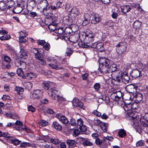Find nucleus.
Here are the masks:
<instances>
[{"label": "nucleus", "instance_id": "obj_48", "mask_svg": "<svg viewBox=\"0 0 148 148\" xmlns=\"http://www.w3.org/2000/svg\"><path fill=\"white\" fill-rule=\"evenodd\" d=\"M94 34L92 32L90 31L88 33H87V39L93 38L94 37Z\"/></svg>", "mask_w": 148, "mask_h": 148}, {"label": "nucleus", "instance_id": "obj_1", "mask_svg": "<svg viewBox=\"0 0 148 148\" xmlns=\"http://www.w3.org/2000/svg\"><path fill=\"white\" fill-rule=\"evenodd\" d=\"M99 72L101 74L108 75L109 74L108 71L110 67V61L105 58H101L99 60Z\"/></svg>", "mask_w": 148, "mask_h": 148}, {"label": "nucleus", "instance_id": "obj_52", "mask_svg": "<svg viewBox=\"0 0 148 148\" xmlns=\"http://www.w3.org/2000/svg\"><path fill=\"white\" fill-rule=\"evenodd\" d=\"M100 85L99 83H96L94 85L93 88L95 90H98L100 88Z\"/></svg>", "mask_w": 148, "mask_h": 148}, {"label": "nucleus", "instance_id": "obj_32", "mask_svg": "<svg viewBox=\"0 0 148 148\" xmlns=\"http://www.w3.org/2000/svg\"><path fill=\"white\" fill-rule=\"evenodd\" d=\"M126 131L123 129H121L119 130L118 132V135L121 138H123L126 135Z\"/></svg>", "mask_w": 148, "mask_h": 148}, {"label": "nucleus", "instance_id": "obj_23", "mask_svg": "<svg viewBox=\"0 0 148 148\" xmlns=\"http://www.w3.org/2000/svg\"><path fill=\"white\" fill-rule=\"evenodd\" d=\"M84 20L83 21L82 24L83 25L85 26L90 22V17L89 14H87L84 15Z\"/></svg>", "mask_w": 148, "mask_h": 148}, {"label": "nucleus", "instance_id": "obj_22", "mask_svg": "<svg viewBox=\"0 0 148 148\" xmlns=\"http://www.w3.org/2000/svg\"><path fill=\"white\" fill-rule=\"evenodd\" d=\"M52 126L55 129L59 131H61L62 129V125L58 122L54 121L52 124Z\"/></svg>", "mask_w": 148, "mask_h": 148}, {"label": "nucleus", "instance_id": "obj_31", "mask_svg": "<svg viewBox=\"0 0 148 148\" xmlns=\"http://www.w3.org/2000/svg\"><path fill=\"white\" fill-rule=\"evenodd\" d=\"M36 77V75L35 73H32L30 72L27 73L25 75V79H30L32 78H35Z\"/></svg>", "mask_w": 148, "mask_h": 148}, {"label": "nucleus", "instance_id": "obj_3", "mask_svg": "<svg viewBox=\"0 0 148 148\" xmlns=\"http://www.w3.org/2000/svg\"><path fill=\"white\" fill-rule=\"evenodd\" d=\"M51 96L54 99L56 100L57 101L60 103L64 101V98L62 96L59 95L60 92L58 91L55 88L51 89Z\"/></svg>", "mask_w": 148, "mask_h": 148}, {"label": "nucleus", "instance_id": "obj_43", "mask_svg": "<svg viewBox=\"0 0 148 148\" xmlns=\"http://www.w3.org/2000/svg\"><path fill=\"white\" fill-rule=\"evenodd\" d=\"M29 144L30 143H29L23 142L21 143L20 146L21 147H29Z\"/></svg>", "mask_w": 148, "mask_h": 148}, {"label": "nucleus", "instance_id": "obj_27", "mask_svg": "<svg viewBox=\"0 0 148 148\" xmlns=\"http://www.w3.org/2000/svg\"><path fill=\"white\" fill-rule=\"evenodd\" d=\"M27 51L24 49H22L21 50L20 57L23 59H26L27 57Z\"/></svg>", "mask_w": 148, "mask_h": 148}, {"label": "nucleus", "instance_id": "obj_35", "mask_svg": "<svg viewBox=\"0 0 148 148\" xmlns=\"http://www.w3.org/2000/svg\"><path fill=\"white\" fill-rule=\"evenodd\" d=\"M14 90L17 92L18 94L20 95L22 94L24 90L23 88L17 86L15 87Z\"/></svg>", "mask_w": 148, "mask_h": 148}, {"label": "nucleus", "instance_id": "obj_57", "mask_svg": "<svg viewBox=\"0 0 148 148\" xmlns=\"http://www.w3.org/2000/svg\"><path fill=\"white\" fill-rule=\"evenodd\" d=\"M136 98L138 101H141L143 99V95L140 93H138L136 95Z\"/></svg>", "mask_w": 148, "mask_h": 148}, {"label": "nucleus", "instance_id": "obj_9", "mask_svg": "<svg viewBox=\"0 0 148 148\" xmlns=\"http://www.w3.org/2000/svg\"><path fill=\"white\" fill-rule=\"evenodd\" d=\"M80 14L79 9L75 7H73L69 11V14L73 18H77Z\"/></svg>", "mask_w": 148, "mask_h": 148}, {"label": "nucleus", "instance_id": "obj_7", "mask_svg": "<svg viewBox=\"0 0 148 148\" xmlns=\"http://www.w3.org/2000/svg\"><path fill=\"white\" fill-rule=\"evenodd\" d=\"M122 96L121 92L120 91H116L115 92H113L110 95V97L114 101H119V103H121V101L119 100Z\"/></svg>", "mask_w": 148, "mask_h": 148}, {"label": "nucleus", "instance_id": "obj_49", "mask_svg": "<svg viewBox=\"0 0 148 148\" xmlns=\"http://www.w3.org/2000/svg\"><path fill=\"white\" fill-rule=\"evenodd\" d=\"M82 144L84 146H91L92 145V143L86 140H85Z\"/></svg>", "mask_w": 148, "mask_h": 148}, {"label": "nucleus", "instance_id": "obj_44", "mask_svg": "<svg viewBox=\"0 0 148 148\" xmlns=\"http://www.w3.org/2000/svg\"><path fill=\"white\" fill-rule=\"evenodd\" d=\"M23 130L25 131L26 132H31V130L29 128H28L27 126L25 125H22L21 127V130Z\"/></svg>", "mask_w": 148, "mask_h": 148}, {"label": "nucleus", "instance_id": "obj_6", "mask_svg": "<svg viewBox=\"0 0 148 148\" xmlns=\"http://www.w3.org/2000/svg\"><path fill=\"white\" fill-rule=\"evenodd\" d=\"M78 36L80 40V41L78 43V46H83L84 45L89 46L88 45H85L84 42L82 41L83 40L84 41V40H87V33L83 32H80Z\"/></svg>", "mask_w": 148, "mask_h": 148}, {"label": "nucleus", "instance_id": "obj_55", "mask_svg": "<svg viewBox=\"0 0 148 148\" xmlns=\"http://www.w3.org/2000/svg\"><path fill=\"white\" fill-rule=\"evenodd\" d=\"M73 52V51L70 48H67L66 53L67 56H70Z\"/></svg>", "mask_w": 148, "mask_h": 148}, {"label": "nucleus", "instance_id": "obj_19", "mask_svg": "<svg viewBox=\"0 0 148 148\" xmlns=\"http://www.w3.org/2000/svg\"><path fill=\"white\" fill-rule=\"evenodd\" d=\"M137 87L135 85L133 84L127 85L126 87V91L130 93H133L136 90Z\"/></svg>", "mask_w": 148, "mask_h": 148}, {"label": "nucleus", "instance_id": "obj_47", "mask_svg": "<svg viewBox=\"0 0 148 148\" xmlns=\"http://www.w3.org/2000/svg\"><path fill=\"white\" fill-rule=\"evenodd\" d=\"M42 85L43 87L46 90H48L49 87V84L47 82H43Z\"/></svg>", "mask_w": 148, "mask_h": 148}, {"label": "nucleus", "instance_id": "obj_38", "mask_svg": "<svg viewBox=\"0 0 148 148\" xmlns=\"http://www.w3.org/2000/svg\"><path fill=\"white\" fill-rule=\"evenodd\" d=\"M6 8V2L4 1H0V9L1 10H4Z\"/></svg>", "mask_w": 148, "mask_h": 148}, {"label": "nucleus", "instance_id": "obj_14", "mask_svg": "<svg viewBox=\"0 0 148 148\" xmlns=\"http://www.w3.org/2000/svg\"><path fill=\"white\" fill-rule=\"evenodd\" d=\"M58 23L56 21L54 20L52 21L49 25L48 28L51 32H54L57 28Z\"/></svg>", "mask_w": 148, "mask_h": 148}, {"label": "nucleus", "instance_id": "obj_26", "mask_svg": "<svg viewBox=\"0 0 148 148\" xmlns=\"http://www.w3.org/2000/svg\"><path fill=\"white\" fill-rule=\"evenodd\" d=\"M20 36L19 37V41L20 43H24L28 40V38L26 36V35H25L23 36L21 33H20Z\"/></svg>", "mask_w": 148, "mask_h": 148}, {"label": "nucleus", "instance_id": "obj_50", "mask_svg": "<svg viewBox=\"0 0 148 148\" xmlns=\"http://www.w3.org/2000/svg\"><path fill=\"white\" fill-rule=\"evenodd\" d=\"M29 5L32 7L35 6L37 3V2L35 0H31L29 3Z\"/></svg>", "mask_w": 148, "mask_h": 148}, {"label": "nucleus", "instance_id": "obj_5", "mask_svg": "<svg viewBox=\"0 0 148 148\" xmlns=\"http://www.w3.org/2000/svg\"><path fill=\"white\" fill-rule=\"evenodd\" d=\"M42 90H34L30 95V97L32 99H40L43 96Z\"/></svg>", "mask_w": 148, "mask_h": 148}, {"label": "nucleus", "instance_id": "obj_15", "mask_svg": "<svg viewBox=\"0 0 148 148\" xmlns=\"http://www.w3.org/2000/svg\"><path fill=\"white\" fill-rule=\"evenodd\" d=\"M119 104L121 105L123 107L124 110L126 112H129L132 109V107H131V104L128 103L126 104L125 102L123 101H121V103H119Z\"/></svg>", "mask_w": 148, "mask_h": 148}, {"label": "nucleus", "instance_id": "obj_28", "mask_svg": "<svg viewBox=\"0 0 148 148\" xmlns=\"http://www.w3.org/2000/svg\"><path fill=\"white\" fill-rule=\"evenodd\" d=\"M142 23L138 20H136L134 21L133 23V27L136 29L140 28L141 26Z\"/></svg>", "mask_w": 148, "mask_h": 148}, {"label": "nucleus", "instance_id": "obj_2", "mask_svg": "<svg viewBox=\"0 0 148 148\" xmlns=\"http://www.w3.org/2000/svg\"><path fill=\"white\" fill-rule=\"evenodd\" d=\"M116 75L113 78L112 82H115L118 83L121 82L125 84L128 83L129 82L130 78L127 75V73L124 72L122 74L121 72L119 71L116 72Z\"/></svg>", "mask_w": 148, "mask_h": 148}, {"label": "nucleus", "instance_id": "obj_21", "mask_svg": "<svg viewBox=\"0 0 148 148\" xmlns=\"http://www.w3.org/2000/svg\"><path fill=\"white\" fill-rule=\"evenodd\" d=\"M36 42L38 45L43 46H49L50 45L48 42H46L45 40H36Z\"/></svg>", "mask_w": 148, "mask_h": 148}, {"label": "nucleus", "instance_id": "obj_62", "mask_svg": "<svg viewBox=\"0 0 148 148\" xmlns=\"http://www.w3.org/2000/svg\"><path fill=\"white\" fill-rule=\"evenodd\" d=\"M40 64L42 65H45L46 64V62L42 59V58L37 61Z\"/></svg>", "mask_w": 148, "mask_h": 148}, {"label": "nucleus", "instance_id": "obj_29", "mask_svg": "<svg viewBox=\"0 0 148 148\" xmlns=\"http://www.w3.org/2000/svg\"><path fill=\"white\" fill-rule=\"evenodd\" d=\"M126 49V47H116V51L118 53L121 54L123 53Z\"/></svg>", "mask_w": 148, "mask_h": 148}, {"label": "nucleus", "instance_id": "obj_42", "mask_svg": "<svg viewBox=\"0 0 148 148\" xmlns=\"http://www.w3.org/2000/svg\"><path fill=\"white\" fill-rule=\"evenodd\" d=\"M49 65L52 68L57 69L59 70L62 69V67L61 66H59L57 65L51 63L49 64Z\"/></svg>", "mask_w": 148, "mask_h": 148}, {"label": "nucleus", "instance_id": "obj_46", "mask_svg": "<svg viewBox=\"0 0 148 148\" xmlns=\"http://www.w3.org/2000/svg\"><path fill=\"white\" fill-rule=\"evenodd\" d=\"M100 99H102L104 101L108 103L109 102V98L108 97L106 96V95L103 96H101L100 97Z\"/></svg>", "mask_w": 148, "mask_h": 148}, {"label": "nucleus", "instance_id": "obj_12", "mask_svg": "<svg viewBox=\"0 0 148 148\" xmlns=\"http://www.w3.org/2000/svg\"><path fill=\"white\" fill-rule=\"evenodd\" d=\"M63 22L65 25H71L75 23V21L69 16H66L63 18Z\"/></svg>", "mask_w": 148, "mask_h": 148}, {"label": "nucleus", "instance_id": "obj_64", "mask_svg": "<svg viewBox=\"0 0 148 148\" xmlns=\"http://www.w3.org/2000/svg\"><path fill=\"white\" fill-rule=\"evenodd\" d=\"M92 113L96 115L97 116H101V112L97 111L96 110H94L92 112Z\"/></svg>", "mask_w": 148, "mask_h": 148}, {"label": "nucleus", "instance_id": "obj_8", "mask_svg": "<svg viewBox=\"0 0 148 148\" xmlns=\"http://www.w3.org/2000/svg\"><path fill=\"white\" fill-rule=\"evenodd\" d=\"M98 121L99 124L101 123V126L99 127L98 129L96 130V131L97 132L100 133L106 132L107 131L108 124L107 123H102L99 120H98Z\"/></svg>", "mask_w": 148, "mask_h": 148}, {"label": "nucleus", "instance_id": "obj_58", "mask_svg": "<svg viewBox=\"0 0 148 148\" xmlns=\"http://www.w3.org/2000/svg\"><path fill=\"white\" fill-rule=\"evenodd\" d=\"M4 60L5 62L9 63L11 61L10 58L8 56H5L4 57Z\"/></svg>", "mask_w": 148, "mask_h": 148}, {"label": "nucleus", "instance_id": "obj_24", "mask_svg": "<svg viewBox=\"0 0 148 148\" xmlns=\"http://www.w3.org/2000/svg\"><path fill=\"white\" fill-rule=\"evenodd\" d=\"M131 8L129 5H123L121 7V10L124 14H125L126 13L129 12Z\"/></svg>", "mask_w": 148, "mask_h": 148}, {"label": "nucleus", "instance_id": "obj_40", "mask_svg": "<svg viewBox=\"0 0 148 148\" xmlns=\"http://www.w3.org/2000/svg\"><path fill=\"white\" fill-rule=\"evenodd\" d=\"M67 144L69 146H73L76 143V142L74 140L68 139L66 141Z\"/></svg>", "mask_w": 148, "mask_h": 148}, {"label": "nucleus", "instance_id": "obj_37", "mask_svg": "<svg viewBox=\"0 0 148 148\" xmlns=\"http://www.w3.org/2000/svg\"><path fill=\"white\" fill-rule=\"evenodd\" d=\"M55 33L56 34H55L57 36H60L62 35L63 33V30L62 28L60 27L58 29H56L55 31Z\"/></svg>", "mask_w": 148, "mask_h": 148}, {"label": "nucleus", "instance_id": "obj_53", "mask_svg": "<svg viewBox=\"0 0 148 148\" xmlns=\"http://www.w3.org/2000/svg\"><path fill=\"white\" fill-rule=\"evenodd\" d=\"M77 124L79 127L83 125V121L81 118H79L77 119Z\"/></svg>", "mask_w": 148, "mask_h": 148}, {"label": "nucleus", "instance_id": "obj_16", "mask_svg": "<svg viewBox=\"0 0 148 148\" xmlns=\"http://www.w3.org/2000/svg\"><path fill=\"white\" fill-rule=\"evenodd\" d=\"M73 105L75 107H79L84 109L83 103L78 99H74L73 101Z\"/></svg>", "mask_w": 148, "mask_h": 148}, {"label": "nucleus", "instance_id": "obj_18", "mask_svg": "<svg viewBox=\"0 0 148 148\" xmlns=\"http://www.w3.org/2000/svg\"><path fill=\"white\" fill-rule=\"evenodd\" d=\"M110 67H109V70L108 71L109 73H110L111 75H112V74H111L112 72H114V74L113 73V75H116V72L117 71H120L119 70H116L117 69V66L116 64H112L111 62L110 61Z\"/></svg>", "mask_w": 148, "mask_h": 148}, {"label": "nucleus", "instance_id": "obj_10", "mask_svg": "<svg viewBox=\"0 0 148 148\" xmlns=\"http://www.w3.org/2000/svg\"><path fill=\"white\" fill-rule=\"evenodd\" d=\"M130 75L132 77L136 78L140 77L143 75V71H142L141 69L139 70L134 69L130 73Z\"/></svg>", "mask_w": 148, "mask_h": 148}, {"label": "nucleus", "instance_id": "obj_17", "mask_svg": "<svg viewBox=\"0 0 148 148\" xmlns=\"http://www.w3.org/2000/svg\"><path fill=\"white\" fill-rule=\"evenodd\" d=\"M101 20V18L99 15L97 14H95L93 15L92 19L91 20V23L95 24L99 22Z\"/></svg>", "mask_w": 148, "mask_h": 148}, {"label": "nucleus", "instance_id": "obj_45", "mask_svg": "<svg viewBox=\"0 0 148 148\" xmlns=\"http://www.w3.org/2000/svg\"><path fill=\"white\" fill-rule=\"evenodd\" d=\"M145 144V141L140 140L138 141L136 143V145L137 147L143 146Z\"/></svg>", "mask_w": 148, "mask_h": 148}, {"label": "nucleus", "instance_id": "obj_34", "mask_svg": "<svg viewBox=\"0 0 148 148\" xmlns=\"http://www.w3.org/2000/svg\"><path fill=\"white\" fill-rule=\"evenodd\" d=\"M23 10V8L20 6H18L15 7L13 9V12L15 14H18Z\"/></svg>", "mask_w": 148, "mask_h": 148}, {"label": "nucleus", "instance_id": "obj_39", "mask_svg": "<svg viewBox=\"0 0 148 148\" xmlns=\"http://www.w3.org/2000/svg\"><path fill=\"white\" fill-rule=\"evenodd\" d=\"M10 35L4 34L0 38V40L2 41L8 40L10 39Z\"/></svg>", "mask_w": 148, "mask_h": 148}, {"label": "nucleus", "instance_id": "obj_61", "mask_svg": "<svg viewBox=\"0 0 148 148\" xmlns=\"http://www.w3.org/2000/svg\"><path fill=\"white\" fill-rule=\"evenodd\" d=\"M81 131L84 132L86 130L87 128L86 126L82 125L79 127Z\"/></svg>", "mask_w": 148, "mask_h": 148}, {"label": "nucleus", "instance_id": "obj_33", "mask_svg": "<svg viewBox=\"0 0 148 148\" xmlns=\"http://www.w3.org/2000/svg\"><path fill=\"white\" fill-rule=\"evenodd\" d=\"M17 73L18 75L21 76L23 79H25V75L23 73L22 69L21 68L18 69L17 70Z\"/></svg>", "mask_w": 148, "mask_h": 148}, {"label": "nucleus", "instance_id": "obj_25", "mask_svg": "<svg viewBox=\"0 0 148 148\" xmlns=\"http://www.w3.org/2000/svg\"><path fill=\"white\" fill-rule=\"evenodd\" d=\"M126 116L130 117L131 119H134L137 117V115L136 113L132 112L131 111L127 112L126 114Z\"/></svg>", "mask_w": 148, "mask_h": 148}, {"label": "nucleus", "instance_id": "obj_59", "mask_svg": "<svg viewBox=\"0 0 148 148\" xmlns=\"http://www.w3.org/2000/svg\"><path fill=\"white\" fill-rule=\"evenodd\" d=\"M95 142L97 145H100L102 143V141L99 138H97L95 140Z\"/></svg>", "mask_w": 148, "mask_h": 148}, {"label": "nucleus", "instance_id": "obj_30", "mask_svg": "<svg viewBox=\"0 0 148 148\" xmlns=\"http://www.w3.org/2000/svg\"><path fill=\"white\" fill-rule=\"evenodd\" d=\"M42 146L44 148H54L51 143L45 142L42 144Z\"/></svg>", "mask_w": 148, "mask_h": 148}, {"label": "nucleus", "instance_id": "obj_36", "mask_svg": "<svg viewBox=\"0 0 148 148\" xmlns=\"http://www.w3.org/2000/svg\"><path fill=\"white\" fill-rule=\"evenodd\" d=\"M24 86L25 87V88L29 90L32 88L33 85L32 83L27 82L24 83Z\"/></svg>", "mask_w": 148, "mask_h": 148}, {"label": "nucleus", "instance_id": "obj_4", "mask_svg": "<svg viewBox=\"0 0 148 148\" xmlns=\"http://www.w3.org/2000/svg\"><path fill=\"white\" fill-rule=\"evenodd\" d=\"M32 50H33V52L35 53V57L37 61L42 58L41 56H42V54L44 53L43 49L36 48H32Z\"/></svg>", "mask_w": 148, "mask_h": 148}, {"label": "nucleus", "instance_id": "obj_13", "mask_svg": "<svg viewBox=\"0 0 148 148\" xmlns=\"http://www.w3.org/2000/svg\"><path fill=\"white\" fill-rule=\"evenodd\" d=\"M55 117L64 124H66L68 123L69 121L67 118L65 116L62 115L60 113L56 114Z\"/></svg>", "mask_w": 148, "mask_h": 148}, {"label": "nucleus", "instance_id": "obj_20", "mask_svg": "<svg viewBox=\"0 0 148 148\" xmlns=\"http://www.w3.org/2000/svg\"><path fill=\"white\" fill-rule=\"evenodd\" d=\"M78 35L76 34H74L73 35L71 36H67V39L69 40L71 42L75 43L78 40V38L77 37Z\"/></svg>", "mask_w": 148, "mask_h": 148}, {"label": "nucleus", "instance_id": "obj_63", "mask_svg": "<svg viewBox=\"0 0 148 148\" xmlns=\"http://www.w3.org/2000/svg\"><path fill=\"white\" fill-rule=\"evenodd\" d=\"M141 125L144 127H147L148 126V121H141Z\"/></svg>", "mask_w": 148, "mask_h": 148}, {"label": "nucleus", "instance_id": "obj_51", "mask_svg": "<svg viewBox=\"0 0 148 148\" xmlns=\"http://www.w3.org/2000/svg\"><path fill=\"white\" fill-rule=\"evenodd\" d=\"M50 141L53 144L57 145L60 143V140L58 139L51 138Z\"/></svg>", "mask_w": 148, "mask_h": 148}, {"label": "nucleus", "instance_id": "obj_41", "mask_svg": "<svg viewBox=\"0 0 148 148\" xmlns=\"http://www.w3.org/2000/svg\"><path fill=\"white\" fill-rule=\"evenodd\" d=\"M131 107H132V109L134 110H136L139 108V104L136 102H134L131 104Z\"/></svg>", "mask_w": 148, "mask_h": 148}, {"label": "nucleus", "instance_id": "obj_11", "mask_svg": "<svg viewBox=\"0 0 148 148\" xmlns=\"http://www.w3.org/2000/svg\"><path fill=\"white\" fill-rule=\"evenodd\" d=\"M48 5V3L46 0H43L40 1L38 3V8L41 9L43 12L47 11V7Z\"/></svg>", "mask_w": 148, "mask_h": 148}, {"label": "nucleus", "instance_id": "obj_60", "mask_svg": "<svg viewBox=\"0 0 148 148\" xmlns=\"http://www.w3.org/2000/svg\"><path fill=\"white\" fill-rule=\"evenodd\" d=\"M28 110L29 111H30L32 112H34L35 111L36 109L32 106H29L28 107Z\"/></svg>", "mask_w": 148, "mask_h": 148}, {"label": "nucleus", "instance_id": "obj_54", "mask_svg": "<svg viewBox=\"0 0 148 148\" xmlns=\"http://www.w3.org/2000/svg\"><path fill=\"white\" fill-rule=\"evenodd\" d=\"M11 142L13 144L16 145L19 144L21 141L17 139H15L11 140Z\"/></svg>", "mask_w": 148, "mask_h": 148}, {"label": "nucleus", "instance_id": "obj_56", "mask_svg": "<svg viewBox=\"0 0 148 148\" xmlns=\"http://www.w3.org/2000/svg\"><path fill=\"white\" fill-rule=\"evenodd\" d=\"M41 125L42 126H45L48 125V122L45 120H42L40 121Z\"/></svg>", "mask_w": 148, "mask_h": 148}]
</instances>
